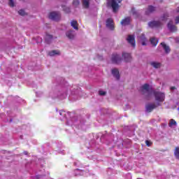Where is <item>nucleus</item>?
Listing matches in <instances>:
<instances>
[{
    "label": "nucleus",
    "instance_id": "obj_18",
    "mask_svg": "<svg viewBox=\"0 0 179 179\" xmlns=\"http://www.w3.org/2000/svg\"><path fill=\"white\" fill-rule=\"evenodd\" d=\"M71 26L74 28L75 30H78L79 28L78 27V21L72 20L71 22Z\"/></svg>",
    "mask_w": 179,
    "mask_h": 179
},
{
    "label": "nucleus",
    "instance_id": "obj_27",
    "mask_svg": "<svg viewBox=\"0 0 179 179\" xmlns=\"http://www.w3.org/2000/svg\"><path fill=\"white\" fill-rule=\"evenodd\" d=\"M9 6L13 8L15 6V1L13 0H9Z\"/></svg>",
    "mask_w": 179,
    "mask_h": 179
},
{
    "label": "nucleus",
    "instance_id": "obj_7",
    "mask_svg": "<svg viewBox=\"0 0 179 179\" xmlns=\"http://www.w3.org/2000/svg\"><path fill=\"white\" fill-rule=\"evenodd\" d=\"M122 58L125 62H131L132 61V57L129 53H122Z\"/></svg>",
    "mask_w": 179,
    "mask_h": 179
},
{
    "label": "nucleus",
    "instance_id": "obj_3",
    "mask_svg": "<svg viewBox=\"0 0 179 179\" xmlns=\"http://www.w3.org/2000/svg\"><path fill=\"white\" fill-rule=\"evenodd\" d=\"M49 18L52 20L58 21L61 19V14L58 12H52L49 14Z\"/></svg>",
    "mask_w": 179,
    "mask_h": 179
},
{
    "label": "nucleus",
    "instance_id": "obj_1",
    "mask_svg": "<svg viewBox=\"0 0 179 179\" xmlns=\"http://www.w3.org/2000/svg\"><path fill=\"white\" fill-rule=\"evenodd\" d=\"M155 97V101H157V106H160L159 103H163L164 101V99H166V95L163 92L153 91L151 92Z\"/></svg>",
    "mask_w": 179,
    "mask_h": 179
},
{
    "label": "nucleus",
    "instance_id": "obj_15",
    "mask_svg": "<svg viewBox=\"0 0 179 179\" xmlns=\"http://www.w3.org/2000/svg\"><path fill=\"white\" fill-rule=\"evenodd\" d=\"M168 28L169 29V30H171V31H177V27L173 25L172 22H169Z\"/></svg>",
    "mask_w": 179,
    "mask_h": 179
},
{
    "label": "nucleus",
    "instance_id": "obj_16",
    "mask_svg": "<svg viewBox=\"0 0 179 179\" xmlns=\"http://www.w3.org/2000/svg\"><path fill=\"white\" fill-rule=\"evenodd\" d=\"M155 10H156V8H155L153 6H150L145 11V13L146 15H149V13H152V12H155Z\"/></svg>",
    "mask_w": 179,
    "mask_h": 179
},
{
    "label": "nucleus",
    "instance_id": "obj_8",
    "mask_svg": "<svg viewBox=\"0 0 179 179\" xmlns=\"http://www.w3.org/2000/svg\"><path fill=\"white\" fill-rule=\"evenodd\" d=\"M127 41H128L129 44H131V47L135 48V37L132 35H129L127 38Z\"/></svg>",
    "mask_w": 179,
    "mask_h": 179
},
{
    "label": "nucleus",
    "instance_id": "obj_17",
    "mask_svg": "<svg viewBox=\"0 0 179 179\" xmlns=\"http://www.w3.org/2000/svg\"><path fill=\"white\" fill-rule=\"evenodd\" d=\"M60 54L59 50H52L49 52L50 57H55V55H59Z\"/></svg>",
    "mask_w": 179,
    "mask_h": 179
},
{
    "label": "nucleus",
    "instance_id": "obj_25",
    "mask_svg": "<svg viewBox=\"0 0 179 179\" xmlns=\"http://www.w3.org/2000/svg\"><path fill=\"white\" fill-rule=\"evenodd\" d=\"M99 96H106V94H107V92H106V91L99 90Z\"/></svg>",
    "mask_w": 179,
    "mask_h": 179
},
{
    "label": "nucleus",
    "instance_id": "obj_35",
    "mask_svg": "<svg viewBox=\"0 0 179 179\" xmlns=\"http://www.w3.org/2000/svg\"><path fill=\"white\" fill-rule=\"evenodd\" d=\"M21 1H24V0H21Z\"/></svg>",
    "mask_w": 179,
    "mask_h": 179
},
{
    "label": "nucleus",
    "instance_id": "obj_20",
    "mask_svg": "<svg viewBox=\"0 0 179 179\" xmlns=\"http://www.w3.org/2000/svg\"><path fill=\"white\" fill-rule=\"evenodd\" d=\"M150 43L154 47H156V45H157V43H159V40L156 39L155 38H152L150 39Z\"/></svg>",
    "mask_w": 179,
    "mask_h": 179
},
{
    "label": "nucleus",
    "instance_id": "obj_5",
    "mask_svg": "<svg viewBox=\"0 0 179 179\" xmlns=\"http://www.w3.org/2000/svg\"><path fill=\"white\" fill-rule=\"evenodd\" d=\"M162 24H163V23H162L160 21H152L148 23V26L152 29L155 27H160Z\"/></svg>",
    "mask_w": 179,
    "mask_h": 179
},
{
    "label": "nucleus",
    "instance_id": "obj_31",
    "mask_svg": "<svg viewBox=\"0 0 179 179\" xmlns=\"http://www.w3.org/2000/svg\"><path fill=\"white\" fill-rule=\"evenodd\" d=\"M167 17H169V15H165L164 17H162V20H166Z\"/></svg>",
    "mask_w": 179,
    "mask_h": 179
},
{
    "label": "nucleus",
    "instance_id": "obj_29",
    "mask_svg": "<svg viewBox=\"0 0 179 179\" xmlns=\"http://www.w3.org/2000/svg\"><path fill=\"white\" fill-rule=\"evenodd\" d=\"M175 23H176V24H178V23H179V15L176 16L175 17Z\"/></svg>",
    "mask_w": 179,
    "mask_h": 179
},
{
    "label": "nucleus",
    "instance_id": "obj_2",
    "mask_svg": "<svg viewBox=\"0 0 179 179\" xmlns=\"http://www.w3.org/2000/svg\"><path fill=\"white\" fill-rule=\"evenodd\" d=\"M122 2V0H108V5H110L113 12H117L118 10V8H120V5L118 3H121Z\"/></svg>",
    "mask_w": 179,
    "mask_h": 179
},
{
    "label": "nucleus",
    "instance_id": "obj_13",
    "mask_svg": "<svg viewBox=\"0 0 179 179\" xmlns=\"http://www.w3.org/2000/svg\"><path fill=\"white\" fill-rule=\"evenodd\" d=\"M138 41L142 44V45H146V43H148L145 35H141V36H139Z\"/></svg>",
    "mask_w": 179,
    "mask_h": 179
},
{
    "label": "nucleus",
    "instance_id": "obj_33",
    "mask_svg": "<svg viewBox=\"0 0 179 179\" xmlns=\"http://www.w3.org/2000/svg\"><path fill=\"white\" fill-rule=\"evenodd\" d=\"M176 90V87H171V90Z\"/></svg>",
    "mask_w": 179,
    "mask_h": 179
},
{
    "label": "nucleus",
    "instance_id": "obj_12",
    "mask_svg": "<svg viewBox=\"0 0 179 179\" xmlns=\"http://www.w3.org/2000/svg\"><path fill=\"white\" fill-rule=\"evenodd\" d=\"M66 36L69 40H73L75 38V32L73 31H68L66 33Z\"/></svg>",
    "mask_w": 179,
    "mask_h": 179
},
{
    "label": "nucleus",
    "instance_id": "obj_19",
    "mask_svg": "<svg viewBox=\"0 0 179 179\" xmlns=\"http://www.w3.org/2000/svg\"><path fill=\"white\" fill-rule=\"evenodd\" d=\"M161 45L164 48V50L165 52H166V54H169V52H170V47H169L168 45L164 44V43H162Z\"/></svg>",
    "mask_w": 179,
    "mask_h": 179
},
{
    "label": "nucleus",
    "instance_id": "obj_9",
    "mask_svg": "<svg viewBox=\"0 0 179 179\" xmlns=\"http://www.w3.org/2000/svg\"><path fill=\"white\" fill-rule=\"evenodd\" d=\"M157 106H156L155 103H150L146 106V111L148 113H151V111H153L155 108H156Z\"/></svg>",
    "mask_w": 179,
    "mask_h": 179
},
{
    "label": "nucleus",
    "instance_id": "obj_22",
    "mask_svg": "<svg viewBox=\"0 0 179 179\" xmlns=\"http://www.w3.org/2000/svg\"><path fill=\"white\" fill-rule=\"evenodd\" d=\"M90 0H83V5L84 8H87L89 6Z\"/></svg>",
    "mask_w": 179,
    "mask_h": 179
},
{
    "label": "nucleus",
    "instance_id": "obj_26",
    "mask_svg": "<svg viewBox=\"0 0 179 179\" xmlns=\"http://www.w3.org/2000/svg\"><path fill=\"white\" fill-rule=\"evenodd\" d=\"M18 13H19V15H20L21 16H24V15H26V13H25L24 10H20L18 11Z\"/></svg>",
    "mask_w": 179,
    "mask_h": 179
},
{
    "label": "nucleus",
    "instance_id": "obj_34",
    "mask_svg": "<svg viewBox=\"0 0 179 179\" xmlns=\"http://www.w3.org/2000/svg\"><path fill=\"white\" fill-rule=\"evenodd\" d=\"M59 115H62V112H59Z\"/></svg>",
    "mask_w": 179,
    "mask_h": 179
},
{
    "label": "nucleus",
    "instance_id": "obj_10",
    "mask_svg": "<svg viewBox=\"0 0 179 179\" xmlns=\"http://www.w3.org/2000/svg\"><path fill=\"white\" fill-rule=\"evenodd\" d=\"M150 65H151V66H152V68H155V69H159L162 68V63L159 62H151L150 63Z\"/></svg>",
    "mask_w": 179,
    "mask_h": 179
},
{
    "label": "nucleus",
    "instance_id": "obj_23",
    "mask_svg": "<svg viewBox=\"0 0 179 179\" xmlns=\"http://www.w3.org/2000/svg\"><path fill=\"white\" fill-rule=\"evenodd\" d=\"M143 90H145V92L149 91V85L145 84L144 85L142 86Z\"/></svg>",
    "mask_w": 179,
    "mask_h": 179
},
{
    "label": "nucleus",
    "instance_id": "obj_4",
    "mask_svg": "<svg viewBox=\"0 0 179 179\" xmlns=\"http://www.w3.org/2000/svg\"><path fill=\"white\" fill-rule=\"evenodd\" d=\"M111 61L113 64H120L122 61L121 56L118 54H113L112 55Z\"/></svg>",
    "mask_w": 179,
    "mask_h": 179
},
{
    "label": "nucleus",
    "instance_id": "obj_30",
    "mask_svg": "<svg viewBox=\"0 0 179 179\" xmlns=\"http://www.w3.org/2000/svg\"><path fill=\"white\" fill-rule=\"evenodd\" d=\"M145 145H147V146H150L152 145V143L149 141H145Z\"/></svg>",
    "mask_w": 179,
    "mask_h": 179
},
{
    "label": "nucleus",
    "instance_id": "obj_28",
    "mask_svg": "<svg viewBox=\"0 0 179 179\" xmlns=\"http://www.w3.org/2000/svg\"><path fill=\"white\" fill-rule=\"evenodd\" d=\"M79 3H80L79 0H74L73 2V5H74V6H78Z\"/></svg>",
    "mask_w": 179,
    "mask_h": 179
},
{
    "label": "nucleus",
    "instance_id": "obj_21",
    "mask_svg": "<svg viewBox=\"0 0 179 179\" xmlns=\"http://www.w3.org/2000/svg\"><path fill=\"white\" fill-rule=\"evenodd\" d=\"M175 157L179 160V148L176 147L174 152Z\"/></svg>",
    "mask_w": 179,
    "mask_h": 179
},
{
    "label": "nucleus",
    "instance_id": "obj_32",
    "mask_svg": "<svg viewBox=\"0 0 179 179\" xmlns=\"http://www.w3.org/2000/svg\"><path fill=\"white\" fill-rule=\"evenodd\" d=\"M48 38H52V36L51 35H48L45 38V40H48Z\"/></svg>",
    "mask_w": 179,
    "mask_h": 179
},
{
    "label": "nucleus",
    "instance_id": "obj_6",
    "mask_svg": "<svg viewBox=\"0 0 179 179\" xmlns=\"http://www.w3.org/2000/svg\"><path fill=\"white\" fill-rule=\"evenodd\" d=\"M106 27L110 30H114V21L111 18H108L106 20Z\"/></svg>",
    "mask_w": 179,
    "mask_h": 179
},
{
    "label": "nucleus",
    "instance_id": "obj_11",
    "mask_svg": "<svg viewBox=\"0 0 179 179\" xmlns=\"http://www.w3.org/2000/svg\"><path fill=\"white\" fill-rule=\"evenodd\" d=\"M111 72L113 76H114L117 80H120V71L117 69H112Z\"/></svg>",
    "mask_w": 179,
    "mask_h": 179
},
{
    "label": "nucleus",
    "instance_id": "obj_14",
    "mask_svg": "<svg viewBox=\"0 0 179 179\" xmlns=\"http://www.w3.org/2000/svg\"><path fill=\"white\" fill-rule=\"evenodd\" d=\"M129 23H131V17H127L121 21V24L122 26H127L129 24Z\"/></svg>",
    "mask_w": 179,
    "mask_h": 179
},
{
    "label": "nucleus",
    "instance_id": "obj_24",
    "mask_svg": "<svg viewBox=\"0 0 179 179\" xmlns=\"http://www.w3.org/2000/svg\"><path fill=\"white\" fill-rule=\"evenodd\" d=\"M172 125H177V122H176V120H173V119H171V120H170V122H169V127H171Z\"/></svg>",
    "mask_w": 179,
    "mask_h": 179
}]
</instances>
